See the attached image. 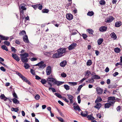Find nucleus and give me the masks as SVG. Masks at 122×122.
I'll return each instance as SVG.
<instances>
[{"label":"nucleus","mask_w":122,"mask_h":122,"mask_svg":"<svg viewBox=\"0 0 122 122\" xmlns=\"http://www.w3.org/2000/svg\"><path fill=\"white\" fill-rule=\"evenodd\" d=\"M11 51L14 53L16 52L17 51V50L14 47H11Z\"/></svg>","instance_id":"52"},{"label":"nucleus","mask_w":122,"mask_h":122,"mask_svg":"<svg viewBox=\"0 0 122 122\" xmlns=\"http://www.w3.org/2000/svg\"><path fill=\"white\" fill-rule=\"evenodd\" d=\"M44 62L43 61H41L40 62H39L37 64L34 65V66H40L42 64H44Z\"/></svg>","instance_id":"27"},{"label":"nucleus","mask_w":122,"mask_h":122,"mask_svg":"<svg viewBox=\"0 0 122 122\" xmlns=\"http://www.w3.org/2000/svg\"><path fill=\"white\" fill-rule=\"evenodd\" d=\"M16 74L19 76L21 78L23 76V75L21 74L18 71L16 72Z\"/></svg>","instance_id":"57"},{"label":"nucleus","mask_w":122,"mask_h":122,"mask_svg":"<svg viewBox=\"0 0 122 122\" xmlns=\"http://www.w3.org/2000/svg\"><path fill=\"white\" fill-rule=\"evenodd\" d=\"M97 103L96 105L94 106V107L98 110H99L102 106V104L100 103Z\"/></svg>","instance_id":"14"},{"label":"nucleus","mask_w":122,"mask_h":122,"mask_svg":"<svg viewBox=\"0 0 122 122\" xmlns=\"http://www.w3.org/2000/svg\"><path fill=\"white\" fill-rule=\"evenodd\" d=\"M87 31L90 34L93 35L94 31L92 29H88L87 30Z\"/></svg>","instance_id":"31"},{"label":"nucleus","mask_w":122,"mask_h":122,"mask_svg":"<svg viewBox=\"0 0 122 122\" xmlns=\"http://www.w3.org/2000/svg\"><path fill=\"white\" fill-rule=\"evenodd\" d=\"M66 48H60L58 49L57 51L61 56H62L64 55L63 54L66 52Z\"/></svg>","instance_id":"2"},{"label":"nucleus","mask_w":122,"mask_h":122,"mask_svg":"<svg viewBox=\"0 0 122 122\" xmlns=\"http://www.w3.org/2000/svg\"><path fill=\"white\" fill-rule=\"evenodd\" d=\"M67 96H68V98L69 100L73 99L74 98L73 96L70 94H67Z\"/></svg>","instance_id":"39"},{"label":"nucleus","mask_w":122,"mask_h":122,"mask_svg":"<svg viewBox=\"0 0 122 122\" xmlns=\"http://www.w3.org/2000/svg\"><path fill=\"white\" fill-rule=\"evenodd\" d=\"M30 72L33 75H36L35 72L34 71V70L32 69H31L30 70Z\"/></svg>","instance_id":"58"},{"label":"nucleus","mask_w":122,"mask_h":122,"mask_svg":"<svg viewBox=\"0 0 122 122\" xmlns=\"http://www.w3.org/2000/svg\"><path fill=\"white\" fill-rule=\"evenodd\" d=\"M77 99L78 101V103H80L81 102V100L80 99V95L78 96L77 97Z\"/></svg>","instance_id":"56"},{"label":"nucleus","mask_w":122,"mask_h":122,"mask_svg":"<svg viewBox=\"0 0 122 122\" xmlns=\"http://www.w3.org/2000/svg\"><path fill=\"white\" fill-rule=\"evenodd\" d=\"M1 48L3 50H5L6 51H8V50L7 47L5 45H3L1 46Z\"/></svg>","instance_id":"33"},{"label":"nucleus","mask_w":122,"mask_h":122,"mask_svg":"<svg viewBox=\"0 0 122 122\" xmlns=\"http://www.w3.org/2000/svg\"><path fill=\"white\" fill-rule=\"evenodd\" d=\"M62 56H61L58 52H57L54 54L52 56V57L53 58H57Z\"/></svg>","instance_id":"8"},{"label":"nucleus","mask_w":122,"mask_h":122,"mask_svg":"<svg viewBox=\"0 0 122 122\" xmlns=\"http://www.w3.org/2000/svg\"><path fill=\"white\" fill-rule=\"evenodd\" d=\"M83 86L82 85H79V86H78V87L77 89V90L78 91H79V92H80V91L82 87H83Z\"/></svg>","instance_id":"63"},{"label":"nucleus","mask_w":122,"mask_h":122,"mask_svg":"<svg viewBox=\"0 0 122 122\" xmlns=\"http://www.w3.org/2000/svg\"><path fill=\"white\" fill-rule=\"evenodd\" d=\"M24 67L25 69H28L30 67V66L28 63H25L24 64Z\"/></svg>","instance_id":"44"},{"label":"nucleus","mask_w":122,"mask_h":122,"mask_svg":"<svg viewBox=\"0 0 122 122\" xmlns=\"http://www.w3.org/2000/svg\"><path fill=\"white\" fill-rule=\"evenodd\" d=\"M94 14V12L93 11H89L87 14V15L88 16H92Z\"/></svg>","instance_id":"29"},{"label":"nucleus","mask_w":122,"mask_h":122,"mask_svg":"<svg viewBox=\"0 0 122 122\" xmlns=\"http://www.w3.org/2000/svg\"><path fill=\"white\" fill-rule=\"evenodd\" d=\"M102 99L100 97H98L97 99L95 101V103H97L98 102H99L102 101Z\"/></svg>","instance_id":"18"},{"label":"nucleus","mask_w":122,"mask_h":122,"mask_svg":"<svg viewBox=\"0 0 122 122\" xmlns=\"http://www.w3.org/2000/svg\"><path fill=\"white\" fill-rule=\"evenodd\" d=\"M115 52L117 53H118L120 51V48L118 47L115 48L114 49Z\"/></svg>","instance_id":"41"},{"label":"nucleus","mask_w":122,"mask_h":122,"mask_svg":"<svg viewBox=\"0 0 122 122\" xmlns=\"http://www.w3.org/2000/svg\"><path fill=\"white\" fill-rule=\"evenodd\" d=\"M107 28V26H103L100 27L99 29L100 31L101 32H104L106 31Z\"/></svg>","instance_id":"9"},{"label":"nucleus","mask_w":122,"mask_h":122,"mask_svg":"<svg viewBox=\"0 0 122 122\" xmlns=\"http://www.w3.org/2000/svg\"><path fill=\"white\" fill-rule=\"evenodd\" d=\"M49 11V10L46 9H43L42 11V12L43 13H47Z\"/></svg>","instance_id":"35"},{"label":"nucleus","mask_w":122,"mask_h":122,"mask_svg":"<svg viewBox=\"0 0 122 122\" xmlns=\"http://www.w3.org/2000/svg\"><path fill=\"white\" fill-rule=\"evenodd\" d=\"M35 99L36 100H38L40 99V96L38 94H37L35 97Z\"/></svg>","instance_id":"55"},{"label":"nucleus","mask_w":122,"mask_h":122,"mask_svg":"<svg viewBox=\"0 0 122 122\" xmlns=\"http://www.w3.org/2000/svg\"><path fill=\"white\" fill-rule=\"evenodd\" d=\"M21 60L23 63H26L28 61V59L27 58L23 57H21Z\"/></svg>","instance_id":"16"},{"label":"nucleus","mask_w":122,"mask_h":122,"mask_svg":"<svg viewBox=\"0 0 122 122\" xmlns=\"http://www.w3.org/2000/svg\"><path fill=\"white\" fill-rule=\"evenodd\" d=\"M92 63V61L90 60H88L86 63V64L87 66H90Z\"/></svg>","instance_id":"43"},{"label":"nucleus","mask_w":122,"mask_h":122,"mask_svg":"<svg viewBox=\"0 0 122 122\" xmlns=\"http://www.w3.org/2000/svg\"><path fill=\"white\" fill-rule=\"evenodd\" d=\"M47 81V80H46L45 79H42L40 82L42 84L44 85L46 83Z\"/></svg>","instance_id":"32"},{"label":"nucleus","mask_w":122,"mask_h":122,"mask_svg":"<svg viewBox=\"0 0 122 122\" xmlns=\"http://www.w3.org/2000/svg\"><path fill=\"white\" fill-rule=\"evenodd\" d=\"M64 88L67 90L70 89V86L66 84H65L64 85Z\"/></svg>","instance_id":"40"},{"label":"nucleus","mask_w":122,"mask_h":122,"mask_svg":"<svg viewBox=\"0 0 122 122\" xmlns=\"http://www.w3.org/2000/svg\"><path fill=\"white\" fill-rule=\"evenodd\" d=\"M69 84L71 86H75L77 84L76 82H69Z\"/></svg>","instance_id":"46"},{"label":"nucleus","mask_w":122,"mask_h":122,"mask_svg":"<svg viewBox=\"0 0 122 122\" xmlns=\"http://www.w3.org/2000/svg\"><path fill=\"white\" fill-rule=\"evenodd\" d=\"M66 18L69 20H71L73 18V15L71 14L68 13L66 15Z\"/></svg>","instance_id":"5"},{"label":"nucleus","mask_w":122,"mask_h":122,"mask_svg":"<svg viewBox=\"0 0 122 122\" xmlns=\"http://www.w3.org/2000/svg\"><path fill=\"white\" fill-rule=\"evenodd\" d=\"M103 41V39L102 38H100L97 41V43L98 45H101Z\"/></svg>","instance_id":"24"},{"label":"nucleus","mask_w":122,"mask_h":122,"mask_svg":"<svg viewBox=\"0 0 122 122\" xmlns=\"http://www.w3.org/2000/svg\"><path fill=\"white\" fill-rule=\"evenodd\" d=\"M99 3L101 5H104L106 4V2L104 0H101L99 1Z\"/></svg>","instance_id":"30"},{"label":"nucleus","mask_w":122,"mask_h":122,"mask_svg":"<svg viewBox=\"0 0 122 122\" xmlns=\"http://www.w3.org/2000/svg\"><path fill=\"white\" fill-rule=\"evenodd\" d=\"M92 114L90 115H88L87 116V117L89 120H92L95 119V118L92 116Z\"/></svg>","instance_id":"20"},{"label":"nucleus","mask_w":122,"mask_h":122,"mask_svg":"<svg viewBox=\"0 0 122 122\" xmlns=\"http://www.w3.org/2000/svg\"><path fill=\"white\" fill-rule=\"evenodd\" d=\"M77 45L76 43H73L68 47L69 50L70 51L74 49L76 47Z\"/></svg>","instance_id":"4"},{"label":"nucleus","mask_w":122,"mask_h":122,"mask_svg":"<svg viewBox=\"0 0 122 122\" xmlns=\"http://www.w3.org/2000/svg\"><path fill=\"white\" fill-rule=\"evenodd\" d=\"M49 90H51L53 93L56 92V91L55 89L53 87H49Z\"/></svg>","instance_id":"45"},{"label":"nucleus","mask_w":122,"mask_h":122,"mask_svg":"<svg viewBox=\"0 0 122 122\" xmlns=\"http://www.w3.org/2000/svg\"><path fill=\"white\" fill-rule=\"evenodd\" d=\"M46 66V65L45 64H43L40 66L38 68L39 69L40 68H42L43 69Z\"/></svg>","instance_id":"50"},{"label":"nucleus","mask_w":122,"mask_h":122,"mask_svg":"<svg viewBox=\"0 0 122 122\" xmlns=\"http://www.w3.org/2000/svg\"><path fill=\"white\" fill-rule=\"evenodd\" d=\"M26 32L25 30H23L21 31L19 33V34L20 35H25L26 34Z\"/></svg>","instance_id":"48"},{"label":"nucleus","mask_w":122,"mask_h":122,"mask_svg":"<svg viewBox=\"0 0 122 122\" xmlns=\"http://www.w3.org/2000/svg\"><path fill=\"white\" fill-rule=\"evenodd\" d=\"M115 97H110L108 98V100H112L114 101V100L115 99Z\"/></svg>","instance_id":"42"},{"label":"nucleus","mask_w":122,"mask_h":122,"mask_svg":"<svg viewBox=\"0 0 122 122\" xmlns=\"http://www.w3.org/2000/svg\"><path fill=\"white\" fill-rule=\"evenodd\" d=\"M4 43L7 46H9L10 45V42L8 41H5L4 42Z\"/></svg>","instance_id":"51"},{"label":"nucleus","mask_w":122,"mask_h":122,"mask_svg":"<svg viewBox=\"0 0 122 122\" xmlns=\"http://www.w3.org/2000/svg\"><path fill=\"white\" fill-rule=\"evenodd\" d=\"M9 37L6 36H3V35H2L1 38V40H6L7 41L8 40L9 38Z\"/></svg>","instance_id":"23"},{"label":"nucleus","mask_w":122,"mask_h":122,"mask_svg":"<svg viewBox=\"0 0 122 122\" xmlns=\"http://www.w3.org/2000/svg\"><path fill=\"white\" fill-rule=\"evenodd\" d=\"M72 4V2H71V3H68L66 4V7L67 9H68V8Z\"/></svg>","instance_id":"59"},{"label":"nucleus","mask_w":122,"mask_h":122,"mask_svg":"<svg viewBox=\"0 0 122 122\" xmlns=\"http://www.w3.org/2000/svg\"><path fill=\"white\" fill-rule=\"evenodd\" d=\"M116 87V86L115 85H109L108 86V88H112L115 87Z\"/></svg>","instance_id":"53"},{"label":"nucleus","mask_w":122,"mask_h":122,"mask_svg":"<svg viewBox=\"0 0 122 122\" xmlns=\"http://www.w3.org/2000/svg\"><path fill=\"white\" fill-rule=\"evenodd\" d=\"M91 75L92 76L91 78H92V79L93 80H94V79H99L100 78V76L97 75H95L93 76V75L92 74Z\"/></svg>","instance_id":"12"},{"label":"nucleus","mask_w":122,"mask_h":122,"mask_svg":"<svg viewBox=\"0 0 122 122\" xmlns=\"http://www.w3.org/2000/svg\"><path fill=\"white\" fill-rule=\"evenodd\" d=\"M46 71L47 75H49L51 74V72L52 70L50 66H49L47 67Z\"/></svg>","instance_id":"3"},{"label":"nucleus","mask_w":122,"mask_h":122,"mask_svg":"<svg viewBox=\"0 0 122 122\" xmlns=\"http://www.w3.org/2000/svg\"><path fill=\"white\" fill-rule=\"evenodd\" d=\"M73 108L75 111L78 110V111H82L81 110L80 107L78 105L76 106H74Z\"/></svg>","instance_id":"19"},{"label":"nucleus","mask_w":122,"mask_h":122,"mask_svg":"<svg viewBox=\"0 0 122 122\" xmlns=\"http://www.w3.org/2000/svg\"><path fill=\"white\" fill-rule=\"evenodd\" d=\"M107 102H108V103H110L111 104V106H113L114 105V104L115 103V101H111L109 100V101H108V100Z\"/></svg>","instance_id":"36"},{"label":"nucleus","mask_w":122,"mask_h":122,"mask_svg":"<svg viewBox=\"0 0 122 122\" xmlns=\"http://www.w3.org/2000/svg\"><path fill=\"white\" fill-rule=\"evenodd\" d=\"M56 117L59 120L60 122H63L64 120L61 117Z\"/></svg>","instance_id":"61"},{"label":"nucleus","mask_w":122,"mask_h":122,"mask_svg":"<svg viewBox=\"0 0 122 122\" xmlns=\"http://www.w3.org/2000/svg\"><path fill=\"white\" fill-rule=\"evenodd\" d=\"M82 112L81 113V115L83 117H87V114H86L85 113H83V112L82 111Z\"/></svg>","instance_id":"60"},{"label":"nucleus","mask_w":122,"mask_h":122,"mask_svg":"<svg viewBox=\"0 0 122 122\" xmlns=\"http://www.w3.org/2000/svg\"><path fill=\"white\" fill-rule=\"evenodd\" d=\"M21 57H23L27 58L29 56V54L27 53H25L23 54H20V55Z\"/></svg>","instance_id":"17"},{"label":"nucleus","mask_w":122,"mask_h":122,"mask_svg":"<svg viewBox=\"0 0 122 122\" xmlns=\"http://www.w3.org/2000/svg\"><path fill=\"white\" fill-rule=\"evenodd\" d=\"M25 5L24 4H22L20 5V6H21L20 9H22V10H26L27 9L25 7Z\"/></svg>","instance_id":"25"},{"label":"nucleus","mask_w":122,"mask_h":122,"mask_svg":"<svg viewBox=\"0 0 122 122\" xmlns=\"http://www.w3.org/2000/svg\"><path fill=\"white\" fill-rule=\"evenodd\" d=\"M18 108V107L16 108L12 107L11 109V110L12 111H14L15 112H17L19 110Z\"/></svg>","instance_id":"34"},{"label":"nucleus","mask_w":122,"mask_h":122,"mask_svg":"<svg viewBox=\"0 0 122 122\" xmlns=\"http://www.w3.org/2000/svg\"><path fill=\"white\" fill-rule=\"evenodd\" d=\"M12 57L17 61H19L20 60L19 58L16 54L15 53H12Z\"/></svg>","instance_id":"7"},{"label":"nucleus","mask_w":122,"mask_h":122,"mask_svg":"<svg viewBox=\"0 0 122 122\" xmlns=\"http://www.w3.org/2000/svg\"><path fill=\"white\" fill-rule=\"evenodd\" d=\"M48 84L50 85V87L52 86V84L51 82H53V85H56L57 86H59L62 84L64 82L58 81L53 77H51L49 76L47 79Z\"/></svg>","instance_id":"1"},{"label":"nucleus","mask_w":122,"mask_h":122,"mask_svg":"<svg viewBox=\"0 0 122 122\" xmlns=\"http://www.w3.org/2000/svg\"><path fill=\"white\" fill-rule=\"evenodd\" d=\"M94 80H93L92 79V78H91V79H89L88 80V83H94Z\"/></svg>","instance_id":"54"},{"label":"nucleus","mask_w":122,"mask_h":122,"mask_svg":"<svg viewBox=\"0 0 122 122\" xmlns=\"http://www.w3.org/2000/svg\"><path fill=\"white\" fill-rule=\"evenodd\" d=\"M82 37L84 39H85L87 37V35L85 34H83L82 35Z\"/></svg>","instance_id":"64"},{"label":"nucleus","mask_w":122,"mask_h":122,"mask_svg":"<svg viewBox=\"0 0 122 122\" xmlns=\"http://www.w3.org/2000/svg\"><path fill=\"white\" fill-rule=\"evenodd\" d=\"M114 19V17L112 16H111L108 18L107 20H106L105 21L107 23H110L113 21Z\"/></svg>","instance_id":"10"},{"label":"nucleus","mask_w":122,"mask_h":122,"mask_svg":"<svg viewBox=\"0 0 122 122\" xmlns=\"http://www.w3.org/2000/svg\"><path fill=\"white\" fill-rule=\"evenodd\" d=\"M111 106V104L110 103H106L105 104L104 107L105 108H109Z\"/></svg>","instance_id":"28"},{"label":"nucleus","mask_w":122,"mask_h":122,"mask_svg":"<svg viewBox=\"0 0 122 122\" xmlns=\"http://www.w3.org/2000/svg\"><path fill=\"white\" fill-rule=\"evenodd\" d=\"M72 33L70 34L71 36L75 35L77 34L78 32L76 30H75L74 29H73L72 30Z\"/></svg>","instance_id":"21"},{"label":"nucleus","mask_w":122,"mask_h":122,"mask_svg":"<svg viewBox=\"0 0 122 122\" xmlns=\"http://www.w3.org/2000/svg\"><path fill=\"white\" fill-rule=\"evenodd\" d=\"M24 41L25 43H28L29 41L28 39L27 36L26 35L24 36L23 37Z\"/></svg>","instance_id":"11"},{"label":"nucleus","mask_w":122,"mask_h":122,"mask_svg":"<svg viewBox=\"0 0 122 122\" xmlns=\"http://www.w3.org/2000/svg\"><path fill=\"white\" fill-rule=\"evenodd\" d=\"M62 99L67 103H68L69 102V100L64 97H63L62 98Z\"/></svg>","instance_id":"62"},{"label":"nucleus","mask_w":122,"mask_h":122,"mask_svg":"<svg viewBox=\"0 0 122 122\" xmlns=\"http://www.w3.org/2000/svg\"><path fill=\"white\" fill-rule=\"evenodd\" d=\"M96 91L97 93L98 94H102L103 92V89L99 87H97Z\"/></svg>","instance_id":"6"},{"label":"nucleus","mask_w":122,"mask_h":122,"mask_svg":"<svg viewBox=\"0 0 122 122\" xmlns=\"http://www.w3.org/2000/svg\"><path fill=\"white\" fill-rule=\"evenodd\" d=\"M13 102L15 104H19V102L18 100L16 99V98H13L12 99Z\"/></svg>","instance_id":"26"},{"label":"nucleus","mask_w":122,"mask_h":122,"mask_svg":"<svg viewBox=\"0 0 122 122\" xmlns=\"http://www.w3.org/2000/svg\"><path fill=\"white\" fill-rule=\"evenodd\" d=\"M12 95L13 96V97H15L14 98H16L17 99L18 98V97L17 96V95L16 93L15 92L14 90L13 91V93L12 94Z\"/></svg>","instance_id":"47"},{"label":"nucleus","mask_w":122,"mask_h":122,"mask_svg":"<svg viewBox=\"0 0 122 122\" xmlns=\"http://www.w3.org/2000/svg\"><path fill=\"white\" fill-rule=\"evenodd\" d=\"M111 36L112 38L114 39V40L116 39L117 38V36L114 32L112 33L111 34Z\"/></svg>","instance_id":"22"},{"label":"nucleus","mask_w":122,"mask_h":122,"mask_svg":"<svg viewBox=\"0 0 122 122\" xmlns=\"http://www.w3.org/2000/svg\"><path fill=\"white\" fill-rule=\"evenodd\" d=\"M54 94L59 98H62L61 95L59 93H55Z\"/></svg>","instance_id":"38"},{"label":"nucleus","mask_w":122,"mask_h":122,"mask_svg":"<svg viewBox=\"0 0 122 122\" xmlns=\"http://www.w3.org/2000/svg\"><path fill=\"white\" fill-rule=\"evenodd\" d=\"M67 61L65 60L62 61L60 64V66L62 67H64L66 65Z\"/></svg>","instance_id":"13"},{"label":"nucleus","mask_w":122,"mask_h":122,"mask_svg":"<svg viewBox=\"0 0 122 122\" xmlns=\"http://www.w3.org/2000/svg\"><path fill=\"white\" fill-rule=\"evenodd\" d=\"M122 25V23L120 21H117L115 24V26L116 27L120 26Z\"/></svg>","instance_id":"15"},{"label":"nucleus","mask_w":122,"mask_h":122,"mask_svg":"<svg viewBox=\"0 0 122 122\" xmlns=\"http://www.w3.org/2000/svg\"><path fill=\"white\" fill-rule=\"evenodd\" d=\"M40 5V4H37L36 5H32L31 6L33 7L35 10H36L39 6Z\"/></svg>","instance_id":"37"},{"label":"nucleus","mask_w":122,"mask_h":122,"mask_svg":"<svg viewBox=\"0 0 122 122\" xmlns=\"http://www.w3.org/2000/svg\"><path fill=\"white\" fill-rule=\"evenodd\" d=\"M61 75L62 77L64 78L66 77L67 76V75L64 72L62 73Z\"/></svg>","instance_id":"49"}]
</instances>
